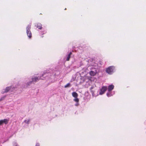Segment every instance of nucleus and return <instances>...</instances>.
Here are the masks:
<instances>
[{
    "instance_id": "obj_1",
    "label": "nucleus",
    "mask_w": 146,
    "mask_h": 146,
    "mask_svg": "<svg viewBox=\"0 0 146 146\" xmlns=\"http://www.w3.org/2000/svg\"><path fill=\"white\" fill-rule=\"evenodd\" d=\"M91 67H88V68L90 69V71L89 72V74L91 76H95L97 74V69L93 67L90 68Z\"/></svg>"
},
{
    "instance_id": "obj_2",
    "label": "nucleus",
    "mask_w": 146,
    "mask_h": 146,
    "mask_svg": "<svg viewBox=\"0 0 146 146\" xmlns=\"http://www.w3.org/2000/svg\"><path fill=\"white\" fill-rule=\"evenodd\" d=\"M44 79L43 78H41V77H39V76L38 77H35L33 78H32V81H30L29 82H27V86H29L32 84V82H36L38 81L39 79Z\"/></svg>"
},
{
    "instance_id": "obj_3",
    "label": "nucleus",
    "mask_w": 146,
    "mask_h": 146,
    "mask_svg": "<svg viewBox=\"0 0 146 146\" xmlns=\"http://www.w3.org/2000/svg\"><path fill=\"white\" fill-rule=\"evenodd\" d=\"M31 25L30 24L26 28L27 33L28 37L30 38L31 37L32 34L30 31Z\"/></svg>"
},
{
    "instance_id": "obj_4",
    "label": "nucleus",
    "mask_w": 146,
    "mask_h": 146,
    "mask_svg": "<svg viewBox=\"0 0 146 146\" xmlns=\"http://www.w3.org/2000/svg\"><path fill=\"white\" fill-rule=\"evenodd\" d=\"M114 67L113 66H111L108 68L106 70V72L109 74H111L113 72Z\"/></svg>"
},
{
    "instance_id": "obj_5",
    "label": "nucleus",
    "mask_w": 146,
    "mask_h": 146,
    "mask_svg": "<svg viewBox=\"0 0 146 146\" xmlns=\"http://www.w3.org/2000/svg\"><path fill=\"white\" fill-rule=\"evenodd\" d=\"M72 96L75 98L74 99V101L75 102H79V99L77 98V97L78 96V95L75 92H73L72 93Z\"/></svg>"
},
{
    "instance_id": "obj_6",
    "label": "nucleus",
    "mask_w": 146,
    "mask_h": 146,
    "mask_svg": "<svg viewBox=\"0 0 146 146\" xmlns=\"http://www.w3.org/2000/svg\"><path fill=\"white\" fill-rule=\"evenodd\" d=\"M107 89V87L106 86H103L100 89L99 94L102 95L103 94Z\"/></svg>"
},
{
    "instance_id": "obj_7",
    "label": "nucleus",
    "mask_w": 146,
    "mask_h": 146,
    "mask_svg": "<svg viewBox=\"0 0 146 146\" xmlns=\"http://www.w3.org/2000/svg\"><path fill=\"white\" fill-rule=\"evenodd\" d=\"M9 119H3L0 120V125H2L3 123L7 124L8 123Z\"/></svg>"
},
{
    "instance_id": "obj_8",
    "label": "nucleus",
    "mask_w": 146,
    "mask_h": 146,
    "mask_svg": "<svg viewBox=\"0 0 146 146\" xmlns=\"http://www.w3.org/2000/svg\"><path fill=\"white\" fill-rule=\"evenodd\" d=\"M114 88V86L112 84L109 86L108 88V92H110Z\"/></svg>"
},
{
    "instance_id": "obj_9",
    "label": "nucleus",
    "mask_w": 146,
    "mask_h": 146,
    "mask_svg": "<svg viewBox=\"0 0 146 146\" xmlns=\"http://www.w3.org/2000/svg\"><path fill=\"white\" fill-rule=\"evenodd\" d=\"M114 94V92H108L107 93V95L108 97H110L112 96V95Z\"/></svg>"
},
{
    "instance_id": "obj_10",
    "label": "nucleus",
    "mask_w": 146,
    "mask_h": 146,
    "mask_svg": "<svg viewBox=\"0 0 146 146\" xmlns=\"http://www.w3.org/2000/svg\"><path fill=\"white\" fill-rule=\"evenodd\" d=\"M11 88V87H7L4 90V91L3 92V93L7 92Z\"/></svg>"
},
{
    "instance_id": "obj_11",
    "label": "nucleus",
    "mask_w": 146,
    "mask_h": 146,
    "mask_svg": "<svg viewBox=\"0 0 146 146\" xmlns=\"http://www.w3.org/2000/svg\"><path fill=\"white\" fill-rule=\"evenodd\" d=\"M72 54L71 52H70L68 54L67 56V57L66 58V60L68 61L69 60L70 58V56Z\"/></svg>"
},
{
    "instance_id": "obj_12",
    "label": "nucleus",
    "mask_w": 146,
    "mask_h": 146,
    "mask_svg": "<svg viewBox=\"0 0 146 146\" xmlns=\"http://www.w3.org/2000/svg\"><path fill=\"white\" fill-rule=\"evenodd\" d=\"M37 28H38L40 29H42L41 25L40 23H38L37 24V25L36 26Z\"/></svg>"
},
{
    "instance_id": "obj_13",
    "label": "nucleus",
    "mask_w": 146,
    "mask_h": 146,
    "mask_svg": "<svg viewBox=\"0 0 146 146\" xmlns=\"http://www.w3.org/2000/svg\"><path fill=\"white\" fill-rule=\"evenodd\" d=\"M30 119H27L26 120H25L24 121V122L26 123L27 124H29L30 122Z\"/></svg>"
},
{
    "instance_id": "obj_14",
    "label": "nucleus",
    "mask_w": 146,
    "mask_h": 146,
    "mask_svg": "<svg viewBox=\"0 0 146 146\" xmlns=\"http://www.w3.org/2000/svg\"><path fill=\"white\" fill-rule=\"evenodd\" d=\"M70 86V83H68L64 86V87L66 88L69 87Z\"/></svg>"
},
{
    "instance_id": "obj_15",
    "label": "nucleus",
    "mask_w": 146,
    "mask_h": 146,
    "mask_svg": "<svg viewBox=\"0 0 146 146\" xmlns=\"http://www.w3.org/2000/svg\"><path fill=\"white\" fill-rule=\"evenodd\" d=\"M13 143V146H19L16 142H14Z\"/></svg>"
},
{
    "instance_id": "obj_16",
    "label": "nucleus",
    "mask_w": 146,
    "mask_h": 146,
    "mask_svg": "<svg viewBox=\"0 0 146 146\" xmlns=\"http://www.w3.org/2000/svg\"><path fill=\"white\" fill-rule=\"evenodd\" d=\"M48 73H44V74H42V76L45 77V76H47V75H48Z\"/></svg>"
},
{
    "instance_id": "obj_17",
    "label": "nucleus",
    "mask_w": 146,
    "mask_h": 146,
    "mask_svg": "<svg viewBox=\"0 0 146 146\" xmlns=\"http://www.w3.org/2000/svg\"><path fill=\"white\" fill-rule=\"evenodd\" d=\"M76 102V104H75V105L76 106H77L78 105V102Z\"/></svg>"
},
{
    "instance_id": "obj_18",
    "label": "nucleus",
    "mask_w": 146,
    "mask_h": 146,
    "mask_svg": "<svg viewBox=\"0 0 146 146\" xmlns=\"http://www.w3.org/2000/svg\"><path fill=\"white\" fill-rule=\"evenodd\" d=\"M5 97H2V98H1L0 100V101L3 100L4 98Z\"/></svg>"
},
{
    "instance_id": "obj_19",
    "label": "nucleus",
    "mask_w": 146,
    "mask_h": 146,
    "mask_svg": "<svg viewBox=\"0 0 146 146\" xmlns=\"http://www.w3.org/2000/svg\"><path fill=\"white\" fill-rule=\"evenodd\" d=\"M39 146V144L38 143H37L36 144V146Z\"/></svg>"
}]
</instances>
